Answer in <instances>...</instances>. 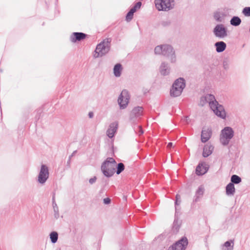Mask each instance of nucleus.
<instances>
[{
  "label": "nucleus",
  "mask_w": 250,
  "mask_h": 250,
  "mask_svg": "<svg viewBox=\"0 0 250 250\" xmlns=\"http://www.w3.org/2000/svg\"><path fill=\"white\" fill-rule=\"evenodd\" d=\"M49 172L48 167L44 164L42 165L38 176L37 181L42 185H44L49 178Z\"/></svg>",
  "instance_id": "8"
},
{
  "label": "nucleus",
  "mask_w": 250,
  "mask_h": 250,
  "mask_svg": "<svg viewBox=\"0 0 250 250\" xmlns=\"http://www.w3.org/2000/svg\"><path fill=\"white\" fill-rule=\"evenodd\" d=\"M137 9L135 8V7H133L129 11L133 13V14L137 11Z\"/></svg>",
  "instance_id": "39"
},
{
  "label": "nucleus",
  "mask_w": 250,
  "mask_h": 250,
  "mask_svg": "<svg viewBox=\"0 0 250 250\" xmlns=\"http://www.w3.org/2000/svg\"><path fill=\"white\" fill-rule=\"evenodd\" d=\"M242 14L246 17H250V7H245L242 10Z\"/></svg>",
  "instance_id": "31"
},
{
  "label": "nucleus",
  "mask_w": 250,
  "mask_h": 250,
  "mask_svg": "<svg viewBox=\"0 0 250 250\" xmlns=\"http://www.w3.org/2000/svg\"><path fill=\"white\" fill-rule=\"evenodd\" d=\"M134 131L136 133L138 134V135H141L144 133V131L142 129V127L140 125H136L134 127Z\"/></svg>",
  "instance_id": "29"
},
{
  "label": "nucleus",
  "mask_w": 250,
  "mask_h": 250,
  "mask_svg": "<svg viewBox=\"0 0 250 250\" xmlns=\"http://www.w3.org/2000/svg\"><path fill=\"white\" fill-rule=\"evenodd\" d=\"M186 86V81L183 78L176 79L173 83L170 90L171 97H177L181 95Z\"/></svg>",
  "instance_id": "5"
},
{
  "label": "nucleus",
  "mask_w": 250,
  "mask_h": 250,
  "mask_svg": "<svg viewBox=\"0 0 250 250\" xmlns=\"http://www.w3.org/2000/svg\"><path fill=\"white\" fill-rule=\"evenodd\" d=\"M50 238L52 243L54 244L57 242L58 239V234L56 231H52L50 233Z\"/></svg>",
  "instance_id": "27"
},
{
  "label": "nucleus",
  "mask_w": 250,
  "mask_h": 250,
  "mask_svg": "<svg viewBox=\"0 0 250 250\" xmlns=\"http://www.w3.org/2000/svg\"><path fill=\"white\" fill-rule=\"evenodd\" d=\"M213 148L214 147L212 145L208 144L206 145L203 148V156L206 158L211 155Z\"/></svg>",
  "instance_id": "18"
},
{
  "label": "nucleus",
  "mask_w": 250,
  "mask_h": 250,
  "mask_svg": "<svg viewBox=\"0 0 250 250\" xmlns=\"http://www.w3.org/2000/svg\"><path fill=\"white\" fill-rule=\"evenodd\" d=\"M111 202V200L109 198H106L104 199V204H109Z\"/></svg>",
  "instance_id": "37"
},
{
  "label": "nucleus",
  "mask_w": 250,
  "mask_h": 250,
  "mask_svg": "<svg viewBox=\"0 0 250 250\" xmlns=\"http://www.w3.org/2000/svg\"><path fill=\"white\" fill-rule=\"evenodd\" d=\"M143 111L142 106L134 107L129 114V120L132 123H136L143 115Z\"/></svg>",
  "instance_id": "11"
},
{
  "label": "nucleus",
  "mask_w": 250,
  "mask_h": 250,
  "mask_svg": "<svg viewBox=\"0 0 250 250\" xmlns=\"http://www.w3.org/2000/svg\"><path fill=\"white\" fill-rule=\"evenodd\" d=\"M242 22L241 19L238 16H233L230 21V24L234 26H239Z\"/></svg>",
  "instance_id": "25"
},
{
  "label": "nucleus",
  "mask_w": 250,
  "mask_h": 250,
  "mask_svg": "<svg viewBox=\"0 0 250 250\" xmlns=\"http://www.w3.org/2000/svg\"><path fill=\"white\" fill-rule=\"evenodd\" d=\"M212 131L209 128H203L202 129L201 135V140L202 142L206 143L211 138Z\"/></svg>",
  "instance_id": "15"
},
{
  "label": "nucleus",
  "mask_w": 250,
  "mask_h": 250,
  "mask_svg": "<svg viewBox=\"0 0 250 250\" xmlns=\"http://www.w3.org/2000/svg\"><path fill=\"white\" fill-rule=\"evenodd\" d=\"M116 162L111 157L107 158L102 164L101 170L104 175L107 177H110L115 172Z\"/></svg>",
  "instance_id": "3"
},
{
  "label": "nucleus",
  "mask_w": 250,
  "mask_h": 250,
  "mask_svg": "<svg viewBox=\"0 0 250 250\" xmlns=\"http://www.w3.org/2000/svg\"><path fill=\"white\" fill-rule=\"evenodd\" d=\"M137 9L135 8V7H133L129 11L133 13V14L137 11Z\"/></svg>",
  "instance_id": "40"
},
{
  "label": "nucleus",
  "mask_w": 250,
  "mask_h": 250,
  "mask_svg": "<svg viewBox=\"0 0 250 250\" xmlns=\"http://www.w3.org/2000/svg\"><path fill=\"white\" fill-rule=\"evenodd\" d=\"M180 228V224L178 219H175L173 224V229L178 231Z\"/></svg>",
  "instance_id": "30"
},
{
  "label": "nucleus",
  "mask_w": 250,
  "mask_h": 250,
  "mask_svg": "<svg viewBox=\"0 0 250 250\" xmlns=\"http://www.w3.org/2000/svg\"><path fill=\"white\" fill-rule=\"evenodd\" d=\"M122 70V66L120 63H117L115 64L113 68L114 74L115 76L116 77H120L121 75Z\"/></svg>",
  "instance_id": "24"
},
{
  "label": "nucleus",
  "mask_w": 250,
  "mask_h": 250,
  "mask_svg": "<svg viewBox=\"0 0 250 250\" xmlns=\"http://www.w3.org/2000/svg\"><path fill=\"white\" fill-rule=\"evenodd\" d=\"M155 4L158 11H168L174 7V0H155Z\"/></svg>",
  "instance_id": "7"
},
{
  "label": "nucleus",
  "mask_w": 250,
  "mask_h": 250,
  "mask_svg": "<svg viewBox=\"0 0 250 250\" xmlns=\"http://www.w3.org/2000/svg\"><path fill=\"white\" fill-rule=\"evenodd\" d=\"M214 46L216 47V51L217 53L223 52L227 47L226 43L223 41H219L215 42Z\"/></svg>",
  "instance_id": "20"
},
{
  "label": "nucleus",
  "mask_w": 250,
  "mask_h": 250,
  "mask_svg": "<svg viewBox=\"0 0 250 250\" xmlns=\"http://www.w3.org/2000/svg\"><path fill=\"white\" fill-rule=\"evenodd\" d=\"M142 5V2H140V1H139V2H137L135 4V5L134 6V7H135V8L138 9H139L140 8L141 6Z\"/></svg>",
  "instance_id": "38"
},
{
  "label": "nucleus",
  "mask_w": 250,
  "mask_h": 250,
  "mask_svg": "<svg viewBox=\"0 0 250 250\" xmlns=\"http://www.w3.org/2000/svg\"><path fill=\"white\" fill-rule=\"evenodd\" d=\"M223 65H224V67L225 69H227L229 68V66H228L227 62H223Z\"/></svg>",
  "instance_id": "42"
},
{
  "label": "nucleus",
  "mask_w": 250,
  "mask_h": 250,
  "mask_svg": "<svg viewBox=\"0 0 250 250\" xmlns=\"http://www.w3.org/2000/svg\"><path fill=\"white\" fill-rule=\"evenodd\" d=\"M96 180H97V177H96V176H94L93 178H90V179L89 180V183L91 185H92V184H93L94 183H95V182H96Z\"/></svg>",
  "instance_id": "36"
},
{
  "label": "nucleus",
  "mask_w": 250,
  "mask_h": 250,
  "mask_svg": "<svg viewBox=\"0 0 250 250\" xmlns=\"http://www.w3.org/2000/svg\"><path fill=\"white\" fill-rule=\"evenodd\" d=\"M118 127V123L114 122L110 124L108 129L106 131V134L109 138L114 137L115 133L116 132Z\"/></svg>",
  "instance_id": "14"
},
{
  "label": "nucleus",
  "mask_w": 250,
  "mask_h": 250,
  "mask_svg": "<svg viewBox=\"0 0 250 250\" xmlns=\"http://www.w3.org/2000/svg\"><path fill=\"white\" fill-rule=\"evenodd\" d=\"M172 145H173L172 143L170 142V143H169L167 144V147L168 148H171V147L172 146Z\"/></svg>",
  "instance_id": "44"
},
{
  "label": "nucleus",
  "mask_w": 250,
  "mask_h": 250,
  "mask_svg": "<svg viewBox=\"0 0 250 250\" xmlns=\"http://www.w3.org/2000/svg\"><path fill=\"white\" fill-rule=\"evenodd\" d=\"M94 116V114L92 112H89L88 113V117L89 118H92Z\"/></svg>",
  "instance_id": "43"
},
{
  "label": "nucleus",
  "mask_w": 250,
  "mask_h": 250,
  "mask_svg": "<svg viewBox=\"0 0 250 250\" xmlns=\"http://www.w3.org/2000/svg\"><path fill=\"white\" fill-rule=\"evenodd\" d=\"M233 136L234 131L231 127L229 126L224 127L221 130L220 136V143L224 146H227Z\"/></svg>",
  "instance_id": "6"
},
{
  "label": "nucleus",
  "mask_w": 250,
  "mask_h": 250,
  "mask_svg": "<svg viewBox=\"0 0 250 250\" xmlns=\"http://www.w3.org/2000/svg\"><path fill=\"white\" fill-rule=\"evenodd\" d=\"M214 19L217 21L221 22L222 21L221 17L219 13L215 14L214 15Z\"/></svg>",
  "instance_id": "35"
},
{
  "label": "nucleus",
  "mask_w": 250,
  "mask_h": 250,
  "mask_svg": "<svg viewBox=\"0 0 250 250\" xmlns=\"http://www.w3.org/2000/svg\"><path fill=\"white\" fill-rule=\"evenodd\" d=\"M77 150H75L73 151V152L72 153L71 155L69 156V159L67 162V166L69 167L71 163V158H72L74 155L76 153Z\"/></svg>",
  "instance_id": "34"
},
{
  "label": "nucleus",
  "mask_w": 250,
  "mask_h": 250,
  "mask_svg": "<svg viewBox=\"0 0 250 250\" xmlns=\"http://www.w3.org/2000/svg\"><path fill=\"white\" fill-rule=\"evenodd\" d=\"M207 103L216 115L222 119L225 118L226 112L224 108L223 105L218 104L213 95L207 94L201 97L199 105L203 106Z\"/></svg>",
  "instance_id": "1"
},
{
  "label": "nucleus",
  "mask_w": 250,
  "mask_h": 250,
  "mask_svg": "<svg viewBox=\"0 0 250 250\" xmlns=\"http://www.w3.org/2000/svg\"><path fill=\"white\" fill-rule=\"evenodd\" d=\"M205 191V188L203 186L199 187L195 192V196L194 197L193 202L195 203L198 202L202 198Z\"/></svg>",
  "instance_id": "17"
},
{
  "label": "nucleus",
  "mask_w": 250,
  "mask_h": 250,
  "mask_svg": "<svg viewBox=\"0 0 250 250\" xmlns=\"http://www.w3.org/2000/svg\"><path fill=\"white\" fill-rule=\"evenodd\" d=\"M137 9L135 8V7H133L129 11L133 13V14L137 11Z\"/></svg>",
  "instance_id": "41"
},
{
  "label": "nucleus",
  "mask_w": 250,
  "mask_h": 250,
  "mask_svg": "<svg viewBox=\"0 0 250 250\" xmlns=\"http://www.w3.org/2000/svg\"><path fill=\"white\" fill-rule=\"evenodd\" d=\"M52 206L53 208V210L54 212V217L57 219L59 218L60 214H59V208L55 202V195L53 196L52 198Z\"/></svg>",
  "instance_id": "23"
},
{
  "label": "nucleus",
  "mask_w": 250,
  "mask_h": 250,
  "mask_svg": "<svg viewBox=\"0 0 250 250\" xmlns=\"http://www.w3.org/2000/svg\"><path fill=\"white\" fill-rule=\"evenodd\" d=\"M170 72V68L168 63L165 62H162L160 66V72L162 75H167Z\"/></svg>",
  "instance_id": "19"
},
{
  "label": "nucleus",
  "mask_w": 250,
  "mask_h": 250,
  "mask_svg": "<svg viewBox=\"0 0 250 250\" xmlns=\"http://www.w3.org/2000/svg\"><path fill=\"white\" fill-rule=\"evenodd\" d=\"M180 203H181V196L177 194L176 196V200L175 202L176 212H177V206L180 205Z\"/></svg>",
  "instance_id": "32"
},
{
  "label": "nucleus",
  "mask_w": 250,
  "mask_h": 250,
  "mask_svg": "<svg viewBox=\"0 0 250 250\" xmlns=\"http://www.w3.org/2000/svg\"><path fill=\"white\" fill-rule=\"evenodd\" d=\"M249 31H250V29H249Z\"/></svg>",
  "instance_id": "45"
},
{
  "label": "nucleus",
  "mask_w": 250,
  "mask_h": 250,
  "mask_svg": "<svg viewBox=\"0 0 250 250\" xmlns=\"http://www.w3.org/2000/svg\"><path fill=\"white\" fill-rule=\"evenodd\" d=\"M87 35L82 32H73L70 37V41L72 42H76L84 39Z\"/></svg>",
  "instance_id": "13"
},
{
  "label": "nucleus",
  "mask_w": 250,
  "mask_h": 250,
  "mask_svg": "<svg viewBox=\"0 0 250 250\" xmlns=\"http://www.w3.org/2000/svg\"><path fill=\"white\" fill-rule=\"evenodd\" d=\"M208 166L204 163H199L196 168V173L197 175H203L208 171Z\"/></svg>",
  "instance_id": "16"
},
{
  "label": "nucleus",
  "mask_w": 250,
  "mask_h": 250,
  "mask_svg": "<svg viewBox=\"0 0 250 250\" xmlns=\"http://www.w3.org/2000/svg\"><path fill=\"white\" fill-rule=\"evenodd\" d=\"M129 99L130 97L128 91L126 89H124L119 95L118 99V103L120 109H125L127 107Z\"/></svg>",
  "instance_id": "9"
},
{
  "label": "nucleus",
  "mask_w": 250,
  "mask_h": 250,
  "mask_svg": "<svg viewBox=\"0 0 250 250\" xmlns=\"http://www.w3.org/2000/svg\"><path fill=\"white\" fill-rule=\"evenodd\" d=\"M155 54L163 55L170 60L171 62H175L176 61L175 51L170 45L163 44L158 45L154 49Z\"/></svg>",
  "instance_id": "2"
},
{
  "label": "nucleus",
  "mask_w": 250,
  "mask_h": 250,
  "mask_svg": "<svg viewBox=\"0 0 250 250\" xmlns=\"http://www.w3.org/2000/svg\"><path fill=\"white\" fill-rule=\"evenodd\" d=\"M231 182L230 183H232L233 185L239 184L241 181V178L237 175H232L230 179Z\"/></svg>",
  "instance_id": "26"
},
{
  "label": "nucleus",
  "mask_w": 250,
  "mask_h": 250,
  "mask_svg": "<svg viewBox=\"0 0 250 250\" xmlns=\"http://www.w3.org/2000/svg\"><path fill=\"white\" fill-rule=\"evenodd\" d=\"M188 244L186 237H183L173 245L170 246L168 250H185Z\"/></svg>",
  "instance_id": "12"
},
{
  "label": "nucleus",
  "mask_w": 250,
  "mask_h": 250,
  "mask_svg": "<svg viewBox=\"0 0 250 250\" xmlns=\"http://www.w3.org/2000/svg\"><path fill=\"white\" fill-rule=\"evenodd\" d=\"M117 170H115L117 174H120L125 169V165L122 163H119L116 167Z\"/></svg>",
  "instance_id": "28"
},
{
  "label": "nucleus",
  "mask_w": 250,
  "mask_h": 250,
  "mask_svg": "<svg viewBox=\"0 0 250 250\" xmlns=\"http://www.w3.org/2000/svg\"><path fill=\"white\" fill-rule=\"evenodd\" d=\"M111 42L110 38H106L99 43L95 50L94 57L97 58L102 57L107 53L110 50Z\"/></svg>",
  "instance_id": "4"
},
{
  "label": "nucleus",
  "mask_w": 250,
  "mask_h": 250,
  "mask_svg": "<svg viewBox=\"0 0 250 250\" xmlns=\"http://www.w3.org/2000/svg\"><path fill=\"white\" fill-rule=\"evenodd\" d=\"M234 244L233 240L227 241L222 246V250H233Z\"/></svg>",
  "instance_id": "21"
},
{
  "label": "nucleus",
  "mask_w": 250,
  "mask_h": 250,
  "mask_svg": "<svg viewBox=\"0 0 250 250\" xmlns=\"http://www.w3.org/2000/svg\"><path fill=\"white\" fill-rule=\"evenodd\" d=\"M133 13L129 11L126 16V20L127 21H130L133 17Z\"/></svg>",
  "instance_id": "33"
},
{
  "label": "nucleus",
  "mask_w": 250,
  "mask_h": 250,
  "mask_svg": "<svg viewBox=\"0 0 250 250\" xmlns=\"http://www.w3.org/2000/svg\"><path fill=\"white\" fill-rule=\"evenodd\" d=\"M234 186L232 183H229L226 187V194L228 196H233L235 193Z\"/></svg>",
  "instance_id": "22"
},
{
  "label": "nucleus",
  "mask_w": 250,
  "mask_h": 250,
  "mask_svg": "<svg viewBox=\"0 0 250 250\" xmlns=\"http://www.w3.org/2000/svg\"><path fill=\"white\" fill-rule=\"evenodd\" d=\"M213 33L219 39H224L228 36L227 28L223 24H217L213 28Z\"/></svg>",
  "instance_id": "10"
}]
</instances>
